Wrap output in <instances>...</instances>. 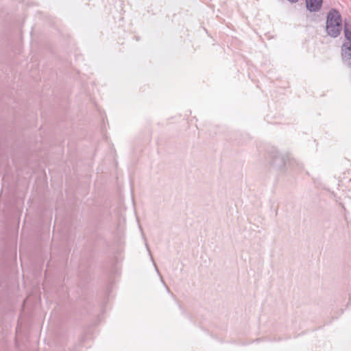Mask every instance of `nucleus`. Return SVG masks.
Listing matches in <instances>:
<instances>
[{
    "mask_svg": "<svg viewBox=\"0 0 351 351\" xmlns=\"http://www.w3.org/2000/svg\"><path fill=\"white\" fill-rule=\"evenodd\" d=\"M341 17L339 12L332 9L328 13L326 20V32L332 37H337L339 35L341 30Z\"/></svg>",
    "mask_w": 351,
    "mask_h": 351,
    "instance_id": "obj_1",
    "label": "nucleus"
},
{
    "mask_svg": "<svg viewBox=\"0 0 351 351\" xmlns=\"http://www.w3.org/2000/svg\"><path fill=\"white\" fill-rule=\"evenodd\" d=\"M342 57L348 66H351V44L346 43L342 46Z\"/></svg>",
    "mask_w": 351,
    "mask_h": 351,
    "instance_id": "obj_2",
    "label": "nucleus"
},
{
    "mask_svg": "<svg viewBox=\"0 0 351 351\" xmlns=\"http://www.w3.org/2000/svg\"><path fill=\"white\" fill-rule=\"evenodd\" d=\"M323 0H306V8L311 12L318 11L322 4Z\"/></svg>",
    "mask_w": 351,
    "mask_h": 351,
    "instance_id": "obj_3",
    "label": "nucleus"
},
{
    "mask_svg": "<svg viewBox=\"0 0 351 351\" xmlns=\"http://www.w3.org/2000/svg\"><path fill=\"white\" fill-rule=\"evenodd\" d=\"M344 34L346 39L351 42V25L345 23L344 25Z\"/></svg>",
    "mask_w": 351,
    "mask_h": 351,
    "instance_id": "obj_4",
    "label": "nucleus"
},
{
    "mask_svg": "<svg viewBox=\"0 0 351 351\" xmlns=\"http://www.w3.org/2000/svg\"><path fill=\"white\" fill-rule=\"evenodd\" d=\"M154 267H155V268H156V271H157L158 274L160 276V280H161L162 282L165 284V282H164V281H163V280H162V276H161V275L160 274L159 271L158 270V269H157V267H156V264H155V263H154Z\"/></svg>",
    "mask_w": 351,
    "mask_h": 351,
    "instance_id": "obj_5",
    "label": "nucleus"
},
{
    "mask_svg": "<svg viewBox=\"0 0 351 351\" xmlns=\"http://www.w3.org/2000/svg\"><path fill=\"white\" fill-rule=\"evenodd\" d=\"M276 159H279V160H282V158L280 157H278Z\"/></svg>",
    "mask_w": 351,
    "mask_h": 351,
    "instance_id": "obj_6",
    "label": "nucleus"
}]
</instances>
